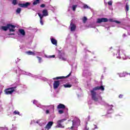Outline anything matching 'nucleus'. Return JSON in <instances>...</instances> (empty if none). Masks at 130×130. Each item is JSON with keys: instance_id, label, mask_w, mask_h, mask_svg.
Here are the masks:
<instances>
[{"instance_id": "f8f14e48", "label": "nucleus", "mask_w": 130, "mask_h": 130, "mask_svg": "<svg viewBox=\"0 0 130 130\" xmlns=\"http://www.w3.org/2000/svg\"><path fill=\"white\" fill-rule=\"evenodd\" d=\"M57 109H65L66 106L62 104H59L57 107Z\"/></svg>"}, {"instance_id": "393cba45", "label": "nucleus", "mask_w": 130, "mask_h": 130, "mask_svg": "<svg viewBox=\"0 0 130 130\" xmlns=\"http://www.w3.org/2000/svg\"><path fill=\"white\" fill-rule=\"evenodd\" d=\"M77 7H78V5H73L72 6V10L75 12L76 11V9H77Z\"/></svg>"}, {"instance_id": "a878e982", "label": "nucleus", "mask_w": 130, "mask_h": 130, "mask_svg": "<svg viewBox=\"0 0 130 130\" xmlns=\"http://www.w3.org/2000/svg\"><path fill=\"white\" fill-rule=\"evenodd\" d=\"M12 4L14 6H16V5H17V4H18V2L17 1V0H13Z\"/></svg>"}, {"instance_id": "ddd939ff", "label": "nucleus", "mask_w": 130, "mask_h": 130, "mask_svg": "<svg viewBox=\"0 0 130 130\" xmlns=\"http://www.w3.org/2000/svg\"><path fill=\"white\" fill-rule=\"evenodd\" d=\"M70 26L71 27V31H75L76 30V25L74 23H73L72 22L70 24Z\"/></svg>"}, {"instance_id": "bb28decb", "label": "nucleus", "mask_w": 130, "mask_h": 130, "mask_svg": "<svg viewBox=\"0 0 130 130\" xmlns=\"http://www.w3.org/2000/svg\"><path fill=\"white\" fill-rule=\"evenodd\" d=\"M13 113L15 115H17V114L18 115H20V112H18V111H14Z\"/></svg>"}, {"instance_id": "aec40b11", "label": "nucleus", "mask_w": 130, "mask_h": 130, "mask_svg": "<svg viewBox=\"0 0 130 130\" xmlns=\"http://www.w3.org/2000/svg\"><path fill=\"white\" fill-rule=\"evenodd\" d=\"M63 86L64 87V88H71V87H72V84H64Z\"/></svg>"}, {"instance_id": "c9c22d12", "label": "nucleus", "mask_w": 130, "mask_h": 130, "mask_svg": "<svg viewBox=\"0 0 130 130\" xmlns=\"http://www.w3.org/2000/svg\"><path fill=\"white\" fill-rule=\"evenodd\" d=\"M115 23H117V24H120V22L118 21H115Z\"/></svg>"}, {"instance_id": "f257e3e1", "label": "nucleus", "mask_w": 130, "mask_h": 130, "mask_svg": "<svg viewBox=\"0 0 130 130\" xmlns=\"http://www.w3.org/2000/svg\"><path fill=\"white\" fill-rule=\"evenodd\" d=\"M98 90L104 91V86H103V85H101V86H96L93 88L92 90H90L91 99L95 102H98L100 99H101V100L102 101V97H101V96L100 95H97V92H95V91H97Z\"/></svg>"}, {"instance_id": "4be33fe9", "label": "nucleus", "mask_w": 130, "mask_h": 130, "mask_svg": "<svg viewBox=\"0 0 130 130\" xmlns=\"http://www.w3.org/2000/svg\"><path fill=\"white\" fill-rule=\"evenodd\" d=\"M21 11H22V9H21V8H18L16 9V13L17 14H20V13H21Z\"/></svg>"}, {"instance_id": "412c9836", "label": "nucleus", "mask_w": 130, "mask_h": 130, "mask_svg": "<svg viewBox=\"0 0 130 130\" xmlns=\"http://www.w3.org/2000/svg\"><path fill=\"white\" fill-rule=\"evenodd\" d=\"M129 10V6L128 5H127V3H126V6H125V12H128Z\"/></svg>"}, {"instance_id": "72a5a7b5", "label": "nucleus", "mask_w": 130, "mask_h": 130, "mask_svg": "<svg viewBox=\"0 0 130 130\" xmlns=\"http://www.w3.org/2000/svg\"><path fill=\"white\" fill-rule=\"evenodd\" d=\"M123 97V95H122V94H119V98L121 99V98H122Z\"/></svg>"}, {"instance_id": "4468645a", "label": "nucleus", "mask_w": 130, "mask_h": 130, "mask_svg": "<svg viewBox=\"0 0 130 130\" xmlns=\"http://www.w3.org/2000/svg\"><path fill=\"white\" fill-rule=\"evenodd\" d=\"M19 33L22 36H25L26 35V32H25V30H24L22 28L19 29Z\"/></svg>"}, {"instance_id": "dca6fc26", "label": "nucleus", "mask_w": 130, "mask_h": 130, "mask_svg": "<svg viewBox=\"0 0 130 130\" xmlns=\"http://www.w3.org/2000/svg\"><path fill=\"white\" fill-rule=\"evenodd\" d=\"M51 43H52V44H53L54 45H57V41H56V40H55V39L54 38H52L51 39Z\"/></svg>"}, {"instance_id": "39448f33", "label": "nucleus", "mask_w": 130, "mask_h": 130, "mask_svg": "<svg viewBox=\"0 0 130 130\" xmlns=\"http://www.w3.org/2000/svg\"><path fill=\"white\" fill-rule=\"evenodd\" d=\"M67 120L66 119H62L61 120H59L57 121V124L56 125V127H61V128H63L64 126L62 125V123L64 122Z\"/></svg>"}, {"instance_id": "473e14b6", "label": "nucleus", "mask_w": 130, "mask_h": 130, "mask_svg": "<svg viewBox=\"0 0 130 130\" xmlns=\"http://www.w3.org/2000/svg\"><path fill=\"white\" fill-rule=\"evenodd\" d=\"M49 57H50V58H52V57L54 58V57H55V55H51V56H49Z\"/></svg>"}, {"instance_id": "f704fd0d", "label": "nucleus", "mask_w": 130, "mask_h": 130, "mask_svg": "<svg viewBox=\"0 0 130 130\" xmlns=\"http://www.w3.org/2000/svg\"><path fill=\"white\" fill-rule=\"evenodd\" d=\"M46 114H48L49 113V110H47L46 111Z\"/></svg>"}, {"instance_id": "2f4dec72", "label": "nucleus", "mask_w": 130, "mask_h": 130, "mask_svg": "<svg viewBox=\"0 0 130 130\" xmlns=\"http://www.w3.org/2000/svg\"><path fill=\"white\" fill-rule=\"evenodd\" d=\"M40 7L41 8H45V4H41V5H40Z\"/></svg>"}, {"instance_id": "58836bf2", "label": "nucleus", "mask_w": 130, "mask_h": 130, "mask_svg": "<svg viewBox=\"0 0 130 130\" xmlns=\"http://www.w3.org/2000/svg\"><path fill=\"white\" fill-rule=\"evenodd\" d=\"M11 35H15L14 34H11Z\"/></svg>"}, {"instance_id": "7ed1b4c3", "label": "nucleus", "mask_w": 130, "mask_h": 130, "mask_svg": "<svg viewBox=\"0 0 130 130\" xmlns=\"http://www.w3.org/2000/svg\"><path fill=\"white\" fill-rule=\"evenodd\" d=\"M17 88V87L14 86L13 87H10L8 88H7L5 90L4 92L6 95H11L14 93L16 91V89Z\"/></svg>"}, {"instance_id": "a19ab883", "label": "nucleus", "mask_w": 130, "mask_h": 130, "mask_svg": "<svg viewBox=\"0 0 130 130\" xmlns=\"http://www.w3.org/2000/svg\"><path fill=\"white\" fill-rule=\"evenodd\" d=\"M37 123H38V121H37Z\"/></svg>"}, {"instance_id": "a211bd4d", "label": "nucleus", "mask_w": 130, "mask_h": 130, "mask_svg": "<svg viewBox=\"0 0 130 130\" xmlns=\"http://www.w3.org/2000/svg\"><path fill=\"white\" fill-rule=\"evenodd\" d=\"M38 4H40V0H35L33 2L32 5L34 6H36V5H38Z\"/></svg>"}, {"instance_id": "423d86ee", "label": "nucleus", "mask_w": 130, "mask_h": 130, "mask_svg": "<svg viewBox=\"0 0 130 130\" xmlns=\"http://www.w3.org/2000/svg\"><path fill=\"white\" fill-rule=\"evenodd\" d=\"M30 5H31V3L30 2H26V3H23V4H21V3L18 4V6L20 8H24V9L27 8Z\"/></svg>"}, {"instance_id": "6e6552de", "label": "nucleus", "mask_w": 130, "mask_h": 130, "mask_svg": "<svg viewBox=\"0 0 130 130\" xmlns=\"http://www.w3.org/2000/svg\"><path fill=\"white\" fill-rule=\"evenodd\" d=\"M59 85H60V83L59 82V81L56 80L54 81L53 83V89H57L58 87H59Z\"/></svg>"}, {"instance_id": "c756f323", "label": "nucleus", "mask_w": 130, "mask_h": 130, "mask_svg": "<svg viewBox=\"0 0 130 130\" xmlns=\"http://www.w3.org/2000/svg\"><path fill=\"white\" fill-rule=\"evenodd\" d=\"M108 5L109 6H112V1H110L108 2Z\"/></svg>"}, {"instance_id": "e433bc0d", "label": "nucleus", "mask_w": 130, "mask_h": 130, "mask_svg": "<svg viewBox=\"0 0 130 130\" xmlns=\"http://www.w3.org/2000/svg\"><path fill=\"white\" fill-rule=\"evenodd\" d=\"M96 128H98V127L97 126V125H94V129H96Z\"/></svg>"}, {"instance_id": "20e7f679", "label": "nucleus", "mask_w": 130, "mask_h": 130, "mask_svg": "<svg viewBox=\"0 0 130 130\" xmlns=\"http://www.w3.org/2000/svg\"><path fill=\"white\" fill-rule=\"evenodd\" d=\"M78 121H76L75 120H73V121L70 120L69 121L68 123V126H71V127H68V128L70 129H74V126L76 125H78Z\"/></svg>"}, {"instance_id": "5701e85b", "label": "nucleus", "mask_w": 130, "mask_h": 130, "mask_svg": "<svg viewBox=\"0 0 130 130\" xmlns=\"http://www.w3.org/2000/svg\"><path fill=\"white\" fill-rule=\"evenodd\" d=\"M58 113H59V114H62L64 113V111L63 110V109L59 110L58 111Z\"/></svg>"}, {"instance_id": "f03ea898", "label": "nucleus", "mask_w": 130, "mask_h": 130, "mask_svg": "<svg viewBox=\"0 0 130 130\" xmlns=\"http://www.w3.org/2000/svg\"><path fill=\"white\" fill-rule=\"evenodd\" d=\"M16 28V26L14 25H12L11 24H7V26H2V29L4 31H7L8 29H9L10 32H15V29Z\"/></svg>"}, {"instance_id": "7c9ffc66", "label": "nucleus", "mask_w": 130, "mask_h": 130, "mask_svg": "<svg viewBox=\"0 0 130 130\" xmlns=\"http://www.w3.org/2000/svg\"><path fill=\"white\" fill-rule=\"evenodd\" d=\"M83 8H84V9H89V6H88V5L85 4L83 6Z\"/></svg>"}, {"instance_id": "1a4fd4ad", "label": "nucleus", "mask_w": 130, "mask_h": 130, "mask_svg": "<svg viewBox=\"0 0 130 130\" xmlns=\"http://www.w3.org/2000/svg\"><path fill=\"white\" fill-rule=\"evenodd\" d=\"M71 74H72V73H70L68 75H67L66 77H64V76L56 77L53 78V80H60L61 79H66L67 78H69V77H70V76H71Z\"/></svg>"}, {"instance_id": "b1692460", "label": "nucleus", "mask_w": 130, "mask_h": 130, "mask_svg": "<svg viewBox=\"0 0 130 130\" xmlns=\"http://www.w3.org/2000/svg\"><path fill=\"white\" fill-rule=\"evenodd\" d=\"M119 76L120 78H122L123 77H125V75L123 73H120L119 74Z\"/></svg>"}, {"instance_id": "c85d7f7f", "label": "nucleus", "mask_w": 130, "mask_h": 130, "mask_svg": "<svg viewBox=\"0 0 130 130\" xmlns=\"http://www.w3.org/2000/svg\"><path fill=\"white\" fill-rule=\"evenodd\" d=\"M86 21H87V17H86V16H84L83 19V23H86Z\"/></svg>"}, {"instance_id": "2eb2a0df", "label": "nucleus", "mask_w": 130, "mask_h": 130, "mask_svg": "<svg viewBox=\"0 0 130 130\" xmlns=\"http://www.w3.org/2000/svg\"><path fill=\"white\" fill-rule=\"evenodd\" d=\"M38 15L39 17H40V22L41 24V25H43V17L41 16V14L40 13H38Z\"/></svg>"}, {"instance_id": "cd10ccee", "label": "nucleus", "mask_w": 130, "mask_h": 130, "mask_svg": "<svg viewBox=\"0 0 130 130\" xmlns=\"http://www.w3.org/2000/svg\"><path fill=\"white\" fill-rule=\"evenodd\" d=\"M37 58L38 59L39 62L41 63V60H42V58L39 56H37Z\"/></svg>"}, {"instance_id": "9d476101", "label": "nucleus", "mask_w": 130, "mask_h": 130, "mask_svg": "<svg viewBox=\"0 0 130 130\" xmlns=\"http://www.w3.org/2000/svg\"><path fill=\"white\" fill-rule=\"evenodd\" d=\"M52 124H53V122L52 121L49 122L46 125L45 128H46L47 129H50V128H51V126H52Z\"/></svg>"}, {"instance_id": "f3484780", "label": "nucleus", "mask_w": 130, "mask_h": 130, "mask_svg": "<svg viewBox=\"0 0 130 130\" xmlns=\"http://www.w3.org/2000/svg\"><path fill=\"white\" fill-rule=\"evenodd\" d=\"M59 52L60 53V59H62V60H63L64 61H66V60H67V58L63 57L61 55V51H59Z\"/></svg>"}, {"instance_id": "0eeeda50", "label": "nucleus", "mask_w": 130, "mask_h": 130, "mask_svg": "<svg viewBox=\"0 0 130 130\" xmlns=\"http://www.w3.org/2000/svg\"><path fill=\"white\" fill-rule=\"evenodd\" d=\"M107 22H108V19L106 18H98L96 23L98 24H101V23H107Z\"/></svg>"}, {"instance_id": "ea45409f", "label": "nucleus", "mask_w": 130, "mask_h": 130, "mask_svg": "<svg viewBox=\"0 0 130 130\" xmlns=\"http://www.w3.org/2000/svg\"><path fill=\"white\" fill-rule=\"evenodd\" d=\"M62 54H63V55H64V53H63Z\"/></svg>"}, {"instance_id": "9b49d317", "label": "nucleus", "mask_w": 130, "mask_h": 130, "mask_svg": "<svg viewBox=\"0 0 130 130\" xmlns=\"http://www.w3.org/2000/svg\"><path fill=\"white\" fill-rule=\"evenodd\" d=\"M42 14H41V17H47V16H48V11H47V10L45 9L43 10L42 11Z\"/></svg>"}, {"instance_id": "6ab92c4d", "label": "nucleus", "mask_w": 130, "mask_h": 130, "mask_svg": "<svg viewBox=\"0 0 130 130\" xmlns=\"http://www.w3.org/2000/svg\"><path fill=\"white\" fill-rule=\"evenodd\" d=\"M26 53L28 55H35V53L32 51H27L26 52Z\"/></svg>"}, {"instance_id": "4c0bfd02", "label": "nucleus", "mask_w": 130, "mask_h": 130, "mask_svg": "<svg viewBox=\"0 0 130 130\" xmlns=\"http://www.w3.org/2000/svg\"><path fill=\"white\" fill-rule=\"evenodd\" d=\"M35 102H36V101L34 100V101H33V103H34V104L35 103Z\"/></svg>"}]
</instances>
